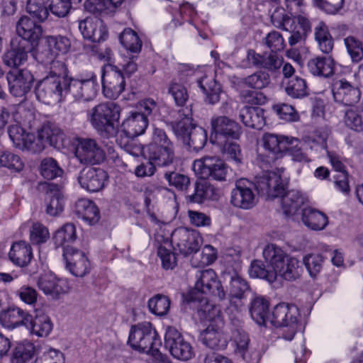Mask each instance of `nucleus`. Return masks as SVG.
Masks as SVG:
<instances>
[{"label": "nucleus", "instance_id": "3c124183", "mask_svg": "<svg viewBox=\"0 0 363 363\" xmlns=\"http://www.w3.org/2000/svg\"><path fill=\"white\" fill-rule=\"evenodd\" d=\"M45 211L51 216H58L64 208V198L59 191H50L47 193Z\"/></svg>", "mask_w": 363, "mask_h": 363}, {"label": "nucleus", "instance_id": "dca6fc26", "mask_svg": "<svg viewBox=\"0 0 363 363\" xmlns=\"http://www.w3.org/2000/svg\"><path fill=\"white\" fill-rule=\"evenodd\" d=\"M172 242L182 255L187 256L198 252L201 245V237L195 230L182 228L173 232Z\"/></svg>", "mask_w": 363, "mask_h": 363}, {"label": "nucleus", "instance_id": "c9c22d12", "mask_svg": "<svg viewBox=\"0 0 363 363\" xmlns=\"http://www.w3.org/2000/svg\"><path fill=\"white\" fill-rule=\"evenodd\" d=\"M301 220L307 228L313 230H322L328 224V217L323 212L311 207L302 210Z\"/></svg>", "mask_w": 363, "mask_h": 363}, {"label": "nucleus", "instance_id": "cd10ccee", "mask_svg": "<svg viewBox=\"0 0 363 363\" xmlns=\"http://www.w3.org/2000/svg\"><path fill=\"white\" fill-rule=\"evenodd\" d=\"M17 35L31 43H36L43 32L42 27L27 16H22L16 24Z\"/></svg>", "mask_w": 363, "mask_h": 363}, {"label": "nucleus", "instance_id": "473e14b6", "mask_svg": "<svg viewBox=\"0 0 363 363\" xmlns=\"http://www.w3.org/2000/svg\"><path fill=\"white\" fill-rule=\"evenodd\" d=\"M26 318V328L33 335L47 337L52 330L50 318L43 313H37L34 317L29 314Z\"/></svg>", "mask_w": 363, "mask_h": 363}, {"label": "nucleus", "instance_id": "338daca9", "mask_svg": "<svg viewBox=\"0 0 363 363\" xmlns=\"http://www.w3.org/2000/svg\"><path fill=\"white\" fill-rule=\"evenodd\" d=\"M200 261H196V257H193L191 263L195 267L211 264L217 258V250L213 246L206 245L203 247Z\"/></svg>", "mask_w": 363, "mask_h": 363}, {"label": "nucleus", "instance_id": "aec40b11", "mask_svg": "<svg viewBox=\"0 0 363 363\" xmlns=\"http://www.w3.org/2000/svg\"><path fill=\"white\" fill-rule=\"evenodd\" d=\"M63 255L66 260L67 268L75 277H83L91 269L90 262L86 255L73 247H67Z\"/></svg>", "mask_w": 363, "mask_h": 363}, {"label": "nucleus", "instance_id": "9d476101", "mask_svg": "<svg viewBox=\"0 0 363 363\" xmlns=\"http://www.w3.org/2000/svg\"><path fill=\"white\" fill-rule=\"evenodd\" d=\"M192 169L201 179L211 178L217 181L225 180L228 167L219 157L206 155L196 160Z\"/></svg>", "mask_w": 363, "mask_h": 363}, {"label": "nucleus", "instance_id": "ddd939ff", "mask_svg": "<svg viewBox=\"0 0 363 363\" xmlns=\"http://www.w3.org/2000/svg\"><path fill=\"white\" fill-rule=\"evenodd\" d=\"M196 277L195 289L197 291L207 296L217 297L220 300L225 298V292L217 274L213 269L199 271Z\"/></svg>", "mask_w": 363, "mask_h": 363}, {"label": "nucleus", "instance_id": "603ef678", "mask_svg": "<svg viewBox=\"0 0 363 363\" xmlns=\"http://www.w3.org/2000/svg\"><path fill=\"white\" fill-rule=\"evenodd\" d=\"M0 167H4L13 172H20L24 168V163L21 158L11 152H0Z\"/></svg>", "mask_w": 363, "mask_h": 363}, {"label": "nucleus", "instance_id": "13d9d810", "mask_svg": "<svg viewBox=\"0 0 363 363\" xmlns=\"http://www.w3.org/2000/svg\"><path fill=\"white\" fill-rule=\"evenodd\" d=\"M40 172L44 178L53 179L60 177L63 170L60 167L55 160L52 157H47L41 161Z\"/></svg>", "mask_w": 363, "mask_h": 363}, {"label": "nucleus", "instance_id": "b1692460", "mask_svg": "<svg viewBox=\"0 0 363 363\" xmlns=\"http://www.w3.org/2000/svg\"><path fill=\"white\" fill-rule=\"evenodd\" d=\"M8 134L16 148L32 153L38 149L37 145H34L35 135L26 132L18 123L10 125Z\"/></svg>", "mask_w": 363, "mask_h": 363}, {"label": "nucleus", "instance_id": "f3484780", "mask_svg": "<svg viewBox=\"0 0 363 363\" xmlns=\"http://www.w3.org/2000/svg\"><path fill=\"white\" fill-rule=\"evenodd\" d=\"M101 78L103 93L108 99L118 98L125 89L124 77L116 67H109L104 69Z\"/></svg>", "mask_w": 363, "mask_h": 363}, {"label": "nucleus", "instance_id": "e433bc0d", "mask_svg": "<svg viewBox=\"0 0 363 363\" xmlns=\"http://www.w3.org/2000/svg\"><path fill=\"white\" fill-rule=\"evenodd\" d=\"M269 301L262 296H255L250 302V313L252 318L259 325H266L269 317Z\"/></svg>", "mask_w": 363, "mask_h": 363}, {"label": "nucleus", "instance_id": "bb28decb", "mask_svg": "<svg viewBox=\"0 0 363 363\" xmlns=\"http://www.w3.org/2000/svg\"><path fill=\"white\" fill-rule=\"evenodd\" d=\"M247 59L253 66L273 72L279 69L283 64V57L274 52L263 55L255 52L253 50L247 52Z\"/></svg>", "mask_w": 363, "mask_h": 363}, {"label": "nucleus", "instance_id": "a19ab883", "mask_svg": "<svg viewBox=\"0 0 363 363\" xmlns=\"http://www.w3.org/2000/svg\"><path fill=\"white\" fill-rule=\"evenodd\" d=\"M281 182H283L282 179ZM282 184L285 187V184L284 182H282ZM285 189L279 195V196H281L279 201L281 204L284 213L286 216H291L294 215L303 204V197L298 191L291 190L283 195ZM277 197H279V196Z\"/></svg>", "mask_w": 363, "mask_h": 363}, {"label": "nucleus", "instance_id": "c03bdc74", "mask_svg": "<svg viewBox=\"0 0 363 363\" xmlns=\"http://www.w3.org/2000/svg\"><path fill=\"white\" fill-rule=\"evenodd\" d=\"M282 84L287 95L294 99H301L308 95L306 81L301 77H291L283 81Z\"/></svg>", "mask_w": 363, "mask_h": 363}, {"label": "nucleus", "instance_id": "bf43d9fd", "mask_svg": "<svg viewBox=\"0 0 363 363\" xmlns=\"http://www.w3.org/2000/svg\"><path fill=\"white\" fill-rule=\"evenodd\" d=\"M347 53L353 62H359L363 59V43L354 36H348L344 40Z\"/></svg>", "mask_w": 363, "mask_h": 363}, {"label": "nucleus", "instance_id": "58836bf2", "mask_svg": "<svg viewBox=\"0 0 363 363\" xmlns=\"http://www.w3.org/2000/svg\"><path fill=\"white\" fill-rule=\"evenodd\" d=\"M239 118L245 126L255 129H261L265 124L264 110L259 107L245 106Z\"/></svg>", "mask_w": 363, "mask_h": 363}, {"label": "nucleus", "instance_id": "393cba45", "mask_svg": "<svg viewBox=\"0 0 363 363\" xmlns=\"http://www.w3.org/2000/svg\"><path fill=\"white\" fill-rule=\"evenodd\" d=\"M45 40L50 51L48 62L51 64L50 69L58 68L57 62L60 61H55V58L69 52L71 48L70 40L63 35H48Z\"/></svg>", "mask_w": 363, "mask_h": 363}, {"label": "nucleus", "instance_id": "7ed1b4c3", "mask_svg": "<svg viewBox=\"0 0 363 363\" xmlns=\"http://www.w3.org/2000/svg\"><path fill=\"white\" fill-rule=\"evenodd\" d=\"M58 68L51 69L35 88L38 100L45 104L60 102L67 96V68L63 62H57Z\"/></svg>", "mask_w": 363, "mask_h": 363}, {"label": "nucleus", "instance_id": "423d86ee", "mask_svg": "<svg viewBox=\"0 0 363 363\" xmlns=\"http://www.w3.org/2000/svg\"><path fill=\"white\" fill-rule=\"evenodd\" d=\"M121 108L114 102L101 103L91 108L88 117L98 133L105 138L113 136L117 128Z\"/></svg>", "mask_w": 363, "mask_h": 363}, {"label": "nucleus", "instance_id": "4d7b16f0", "mask_svg": "<svg viewBox=\"0 0 363 363\" xmlns=\"http://www.w3.org/2000/svg\"><path fill=\"white\" fill-rule=\"evenodd\" d=\"M363 109L360 108H348L343 118L345 124L350 128L359 131L363 128Z\"/></svg>", "mask_w": 363, "mask_h": 363}, {"label": "nucleus", "instance_id": "f704fd0d", "mask_svg": "<svg viewBox=\"0 0 363 363\" xmlns=\"http://www.w3.org/2000/svg\"><path fill=\"white\" fill-rule=\"evenodd\" d=\"M38 288L45 294L58 295L69 291V286L65 279H57L52 274L41 276L38 281Z\"/></svg>", "mask_w": 363, "mask_h": 363}, {"label": "nucleus", "instance_id": "6e6552de", "mask_svg": "<svg viewBox=\"0 0 363 363\" xmlns=\"http://www.w3.org/2000/svg\"><path fill=\"white\" fill-rule=\"evenodd\" d=\"M210 141L216 145H223L228 140H238L241 135V128L233 120L220 116L211 121Z\"/></svg>", "mask_w": 363, "mask_h": 363}, {"label": "nucleus", "instance_id": "f03ea898", "mask_svg": "<svg viewBox=\"0 0 363 363\" xmlns=\"http://www.w3.org/2000/svg\"><path fill=\"white\" fill-rule=\"evenodd\" d=\"M263 257L272 269L269 276L273 282L278 278L292 281L298 279L302 273L299 260L288 255L286 252L275 244H269L263 250Z\"/></svg>", "mask_w": 363, "mask_h": 363}, {"label": "nucleus", "instance_id": "e2e57ef3", "mask_svg": "<svg viewBox=\"0 0 363 363\" xmlns=\"http://www.w3.org/2000/svg\"><path fill=\"white\" fill-rule=\"evenodd\" d=\"M249 289L247 281L239 273H234L230 277V294L238 298H241L243 294Z\"/></svg>", "mask_w": 363, "mask_h": 363}, {"label": "nucleus", "instance_id": "a878e982", "mask_svg": "<svg viewBox=\"0 0 363 363\" xmlns=\"http://www.w3.org/2000/svg\"><path fill=\"white\" fill-rule=\"evenodd\" d=\"M307 69L314 77L329 78L335 74V62L330 55H318L308 61Z\"/></svg>", "mask_w": 363, "mask_h": 363}, {"label": "nucleus", "instance_id": "20e7f679", "mask_svg": "<svg viewBox=\"0 0 363 363\" xmlns=\"http://www.w3.org/2000/svg\"><path fill=\"white\" fill-rule=\"evenodd\" d=\"M174 133L184 144L199 151L206 145L208 136L206 130L192 123L191 110L188 108L178 111L177 120L172 123Z\"/></svg>", "mask_w": 363, "mask_h": 363}, {"label": "nucleus", "instance_id": "f257e3e1", "mask_svg": "<svg viewBox=\"0 0 363 363\" xmlns=\"http://www.w3.org/2000/svg\"><path fill=\"white\" fill-rule=\"evenodd\" d=\"M267 199L276 198L284 190L280 172L265 171L256 176L255 183L242 178L235 182L230 192V203L237 208L248 210L257 203V196L253 191Z\"/></svg>", "mask_w": 363, "mask_h": 363}, {"label": "nucleus", "instance_id": "4be33fe9", "mask_svg": "<svg viewBox=\"0 0 363 363\" xmlns=\"http://www.w3.org/2000/svg\"><path fill=\"white\" fill-rule=\"evenodd\" d=\"M271 20L275 27L291 33L289 38V44L291 46L301 42L306 35L298 28V26L296 24V19L291 18V17L284 14V12L275 11L272 13Z\"/></svg>", "mask_w": 363, "mask_h": 363}, {"label": "nucleus", "instance_id": "6e6d98bb", "mask_svg": "<svg viewBox=\"0 0 363 363\" xmlns=\"http://www.w3.org/2000/svg\"><path fill=\"white\" fill-rule=\"evenodd\" d=\"M170 307V301L166 296L157 294L148 301L150 312L156 315L162 316L167 313Z\"/></svg>", "mask_w": 363, "mask_h": 363}, {"label": "nucleus", "instance_id": "680f3d73", "mask_svg": "<svg viewBox=\"0 0 363 363\" xmlns=\"http://www.w3.org/2000/svg\"><path fill=\"white\" fill-rule=\"evenodd\" d=\"M218 146L228 160H233L237 164L241 163L242 160L241 150L234 140H228L223 145Z\"/></svg>", "mask_w": 363, "mask_h": 363}, {"label": "nucleus", "instance_id": "79ce46f5", "mask_svg": "<svg viewBox=\"0 0 363 363\" xmlns=\"http://www.w3.org/2000/svg\"><path fill=\"white\" fill-rule=\"evenodd\" d=\"M210 74H206L198 81L199 87L206 95V101L211 104H214L220 101V94L221 88L220 84L216 81L211 71Z\"/></svg>", "mask_w": 363, "mask_h": 363}, {"label": "nucleus", "instance_id": "69168bd1", "mask_svg": "<svg viewBox=\"0 0 363 363\" xmlns=\"http://www.w3.org/2000/svg\"><path fill=\"white\" fill-rule=\"evenodd\" d=\"M264 44L272 52L282 51L286 47V43L282 35L278 31L269 32L264 38Z\"/></svg>", "mask_w": 363, "mask_h": 363}, {"label": "nucleus", "instance_id": "f8f14e48", "mask_svg": "<svg viewBox=\"0 0 363 363\" xmlns=\"http://www.w3.org/2000/svg\"><path fill=\"white\" fill-rule=\"evenodd\" d=\"M74 155L84 164H99L106 158L104 150L92 138H77Z\"/></svg>", "mask_w": 363, "mask_h": 363}, {"label": "nucleus", "instance_id": "2eb2a0df", "mask_svg": "<svg viewBox=\"0 0 363 363\" xmlns=\"http://www.w3.org/2000/svg\"><path fill=\"white\" fill-rule=\"evenodd\" d=\"M10 93L16 97L25 96L30 90L34 82V77L26 69H13L6 74Z\"/></svg>", "mask_w": 363, "mask_h": 363}, {"label": "nucleus", "instance_id": "5fc2aeb1", "mask_svg": "<svg viewBox=\"0 0 363 363\" xmlns=\"http://www.w3.org/2000/svg\"><path fill=\"white\" fill-rule=\"evenodd\" d=\"M215 189L213 186L206 183H197L195 186L194 193L189 196V201L193 203H201L205 200H213Z\"/></svg>", "mask_w": 363, "mask_h": 363}, {"label": "nucleus", "instance_id": "de8ad7c7", "mask_svg": "<svg viewBox=\"0 0 363 363\" xmlns=\"http://www.w3.org/2000/svg\"><path fill=\"white\" fill-rule=\"evenodd\" d=\"M270 83V77L264 71H257L240 79V84L253 89H262Z\"/></svg>", "mask_w": 363, "mask_h": 363}, {"label": "nucleus", "instance_id": "72a5a7b5", "mask_svg": "<svg viewBox=\"0 0 363 363\" xmlns=\"http://www.w3.org/2000/svg\"><path fill=\"white\" fill-rule=\"evenodd\" d=\"M202 342L213 350H223L227 347L228 337L218 327L210 325L201 334Z\"/></svg>", "mask_w": 363, "mask_h": 363}, {"label": "nucleus", "instance_id": "6ab92c4d", "mask_svg": "<svg viewBox=\"0 0 363 363\" xmlns=\"http://www.w3.org/2000/svg\"><path fill=\"white\" fill-rule=\"evenodd\" d=\"M333 95L336 102L353 106L360 100L361 91L345 79H341L333 84Z\"/></svg>", "mask_w": 363, "mask_h": 363}, {"label": "nucleus", "instance_id": "9b49d317", "mask_svg": "<svg viewBox=\"0 0 363 363\" xmlns=\"http://www.w3.org/2000/svg\"><path fill=\"white\" fill-rule=\"evenodd\" d=\"M164 344L170 354L179 360L187 361L195 355L191 344L184 340L181 333L174 327L170 326L167 328Z\"/></svg>", "mask_w": 363, "mask_h": 363}, {"label": "nucleus", "instance_id": "a18cd8bd", "mask_svg": "<svg viewBox=\"0 0 363 363\" xmlns=\"http://www.w3.org/2000/svg\"><path fill=\"white\" fill-rule=\"evenodd\" d=\"M28 59V50L25 45L19 43L15 45L11 44V49L4 55V62L9 67H18L23 64Z\"/></svg>", "mask_w": 363, "mask_h": 363}, {"label": "nucleus", "instance_id": "c85d7f7f", "mask_svg": "<svg viewBox=\"0 0 363 363\" xmlns=\"http://www.w3.org/2000/svg\"><path fill=\"white\" fill-rule=\"evenodd\" d=\"M289 136L274 133H264L262 137V146L272 155V159L283 157L286 155V143Z\"/></svg>", "mask_w": 363, "mask_h": 363}, {"label": "nucleus", "instance_id": "774afa93", "mask_svg": "<svg viewBox=\"0 0 363 363\" xmlns=\"http://www.w3.org/2000/svg\"><path fill=\"white\" fill-rule=\"evenodd\" d=\"M157 255L164 269H173L177 266V257L170 248L160 245L157 250Z\"/></svg>", "mask_w": 363, "mask_h": 363}, {"label": "nucleus", "instance_id": "8fccbe9b", "mask_svg": "<svg viewBox=\"0 0 363 363\" xmlns=\"http://www.w3.org/2000/svg\"><path fill=\"white\" fill-rule=\"evenodd\" d=\"M121 45L131 52L138 53L142 48V41L138 35L131 28L123 30L119 37Z\"/></svg>", "mask_w": 363, "mask_h": 363}, {"label": "nucleus", "instance_id": "2f4dec72", "mask_svg": "<svg viewBox=\"0 0 363 363\" xmlns=\"http://www.w3.org/2000/svg\"><path fill=\"white\" fill-rule=\"evenodd\" d=\"M147 125V118L142 113L135 111L131 112L130 114L123 120L121 128L128 137L134 138L143 134Z\"/></svg>", "mask_w": 363, "mask_h": 363}, {"label": "nucleus", "instance_id": "0e129e2a", "mask_svg": "<svg viewBox=\"0 0 363 363\" xmlns=\"http://www.w3.org/2000/svg\"><path fill=\"white\" fill-rule=\"evenodd\" d=\"M272 109L281 120L290 122L296 121L299 118L298 113L291 105L279 103L274 104Z\"/></svg>", "mask_w": 363, "mask_h": 363}, {"label": "nucleus", "instance_id": "5701e85b", "mask_svg": "<svg viewBox=\"0 0 363 363\" xmlns=\"http://www.w3.org/2000/svg\"><path fill=\"white\" fill-rule=\"evenodd\" d=\"M79 28L85 39L94 43L104 40L108 30L102 20L97 17H88L80 21Z\"/></svg>", "mask_w": 363, "mask_h": 363}, {"label": "nucleus", "instance_id": "4468645a", "mask_svg": "<svg viewBox=\"0 0 363 363\" xmlns=\"http://www.w3.org/2000/svg\"><path fill=\"white\" fill-rule=\"evenodd\" d=\"M38 136H35L34 145H37L38 150L35 153L41 152L45 147V144L60 148L63 145L64 133L55 124L50 122L43 123L37 131Z\"/></svg>", "mask_w": 363, "mask_h": 363}, {"label": "nucleus", "instance_id": "c756f323", "mask_svg": "<svg viewBox=\"0 0 363 363\" xmlns=\"http://www.w3.org/2000/svg\"><path fill=\"white\" fill-rule=\"evenodd\" d=\"M250 337L242 330H237L233 337L235 353L249 363L257 362L259 359V354L250 346Z\"/></svg>", "mask_w": 363, "mask_h": 363}, {"label": "nucleus", "instance_id": "a211bd4d", "mask_svg": "<svg viewBox=\"0 0 363 363\" xmlns=\"http://www.w3.org/2000/svg\"><path fill=\"white\" fill-rule=\"evenodd\" d=\"M108 174L101 168L89 167L83 169L78 177L81 187L89 192H98L108 182Z\"/></svg>", "mask_w": 363, "mask_h": 363}, {"label": "nucleus", "instance_id": "4c0bfd02", "mask_svg": "<svg viewBox=\"0 0 363 363\" xmlns=\"http://www.w3.org/2000/svg\"><path fill=\"white\" fill-rule=\"evenodd\" d=\"M40 347L28 340L18 342L13 351V363H27L38 354Z\"/></svg>", "mask_w": 363, "mask_h": 363}, {"label": "nucleus", "instance_id": "7c9ffc66", "mask_svg": "<svg viewBox=\"0 0 363 363\" xmlns=\"http://www.w3.org/2000/svg\"><path fill=\"white\" fill-rule=\"evenodd\" d=\"M11 262L18 267L28 266L33 257L31 245L25 240L13 242L9 252Z\"/></svg>", "mask_w": 363, "mask_h": 363}, {"label": "nucleus", "instance_id": "0eeeda50", "mask_svg": "<svg viewBox=\"0 0 363 363\" xmlns=\"http://www.w3.org/2000/svg\"><path fill=\"white\" fill-rule=\"evenodd\" d=\"M146 151L148 159L155 165L165 167L173 162L174 145L162 129H154L152 142L147 145Z\"/></svg>", "mask_w": 363, "mask_h": 363}, {"label": "nucleus", "instance_id": "39448f33", "mask_svg": "<svg viewBox=\"0 0 363 363\" xmlns=\"http://www.w3.org/2000/svg\"><path fill=\"white\" fill-rule=\"evenodd\" d=\"M128 343L135 350L150 354L157 360H164V357L160 351L161 340L149 322L138 323L131 327Z\"/></svg>", "mask_w": 363, "mask_h": 363}, {"label": "nucleus", "instance_id": "49530a36", "mask_svg": "<svg viewBox=\"0 0 363 363\" xmlns=\"http://www.w3.org/2000/svg\"><path fill=\"white\" fill-rule=\"evenodd\" d=\"M53 239L57 247H63L64 250L70 247L69 244L76 239L75 226L72 223H66L56 231Z\"/></svg>", "mask_w": 363, "mask_h": 363}, {"label": "nucleus", "instance_id": "37998d69", "mask_svg": "<svg viewBox=\"0 0 363 363\" xmlns=\"http://www.w3.org/2000/svg\"><path fill=\"white\" fill-rule=\"evenodd\" d=\"M315 40L319 50L325 54L332 52L334 40L329 31L328 26L323 21L319 22L314 28Z\"/></svg>", "mask_w": 363, "mask_h": 363}, {"label": "nucleus", "instance_id": "412c9836", "mask_svg": "<svg viewBox=\"0 0 363 363\" xmlns=\"http://www.w3.org/2000/svg\"><path fill=\"white\" fill-rule=\"evenodd\" d=\"M298 309L294 306L282 303L277 305L269 315L268 322L275 327H290L297 322Z\"/></svg>", "mask_w": 363, "mask_h": 363}, {"label": "nucleus", "instance_id": "ea45409f", "mask_svg": "<svg viewBox=\"0 0 363 363\" xmlns=\"http://www.w3.org/2000/svg\"><path fill=\"white\" fill-rule=\"evenodd\" d=\"M75 211L79 218L89 225H94L99 220V211L96 204L89 199H79L76 202Z\"/></svg>", "mask_w": 363, "mask_h": 363}, {"label": "nucleus", "instance_id": "864d4df0", "mask_svg": "<svg viewBox=\"0 0 363 363\" xmlns=\"http://www.w3.org/2000/svg\"><path fill=\"white\" fill-rule=\"evenodd\" d=\"M324 258L320 254L309 253L303 257V263L312 278H315L323 269Z\"/></svg>", "mask_w": 363, "mask_h": 363}, {"label": "nucleus", "instance_id": "052dcab7", "mask_svg": "<svg viewBox=\"0 0 363 363\" xmlns=\"http://www.w3.org/2000/svg\"><path fill=\"white\" fill-rule=\"evenodd\" d=\"M286 154L291 155L294 161L300 162L308 161L307 155L303 151L302 143L297 138L289 137Z\"/></svg>", "mask_w": 363, "mask_h": 363}, {"label": "nucleus", "instance_id": "09e8293b", "mask_svg": "<svg viewBox=\"0 0 363 363\" xmlns=\"http://www.w3.org/2000/svg\"><path fill=\"white\" fill-rule=\"evenodd\" d=\"M50 238L48 228L40 222H33L29 229V240L33 245L40 246Z\"/></svg>", "mask_w": 363, "mask_h": 363}, {"label": "nucleus", "instance_id": "1a4fd4ad", "mask_svg": "<svg viewBox=\"0 0 363 363\" xmlns=\"http://www.w3.org/2000/svg\"><path fill=\"white\" fill-rule=\"evenodd\" d=\"M67 96L69 94L76 100L84 101H89L95 97L98 85L94 73L81 74L77 78L67 75Z\"/></svg>", "mask_w": 363, "mask_h": 363}]
</instances>
